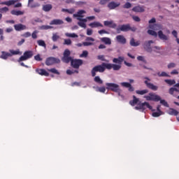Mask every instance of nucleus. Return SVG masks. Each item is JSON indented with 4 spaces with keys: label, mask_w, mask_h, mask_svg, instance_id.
<instances>
[{
    "label": "nucleus",
    "mask_w": 179,
    "mask_h": 179,
    "mask_svg": "<svg viewBox=\"0 0 179 179\" xmlns=\"http://www.w3.org/2000/svg\"><path fill=\"white\" fill-rule=\"evenodd\" d=\"M124 57H119L118 58H114L113 59L114 64L102 63L101 65L94 66L91 71L92 76L94 78L96 72L103 73L106 69H108V71H110V69H113V71H120V69H121V65L122 64V62H124Z\"/></svg>",
    "instance_id": "nucleus-1"
},
{
    "label": "nucleus",
    "mask_w": 179,
    "mask_h": 179,
    "mask_svg": "<svg viewBox=\"0 0 179 179\" xmlns=\"http://www.w3.org/2000/svg\"><path fill=\"white\" fill-rule=\"evenodd\" d=\"M107 90H110L111 92H114L115 93H119L121 92L120 89V85L116 83H106Z\"/></svg>",
    "instance_id": "nucleus-2"
},
{
    "label": "nucleus",
    "mask_w": 179,
    "mask_h": 179,
    "mask_svg": "<svg viewBox=\"0 0 179 179\" xmlns=\"http://www.w3.org/2000/svg\"><path fill=\"white\" fill-rule=\"evenodd\" d=\"M136 31V28L135 27H131V24H122L119 28H117V31L120 33V31Z\"/></svg>",
    "instance_id": "nucleus-3"
},
{
    "label": "nucleus",
    "mask_w": 179,
    "mask_h": 179,
    "mask_svg": "<svg viewBox=\"0 0 179 179\" xmlns=\"http://www.w3.org/2000/svg\"><path fill=\"white\" fill-rule=\"evenodd\" d=\"M72 57H71V50L69 49H66L63 53V57H62V61L64 62V64H69V62L72 60Z\"/></svg>",
    "instance_id": "nucleus-4"
},
{
    "label": "nucleus",
    "mask_w": 179,
    "mask_h": 179,
    "mask_svg": "<svg viewBox=\"0 0 179 179\" xmlns=\"http://www.w3.org/2000/svg\"><path fill=\"white\" fill-rule=\"evenodd\" d=\"M45 64L47 65V66H51L55 65V64H61V60L57 57H49L46 58Z\"/></svg>",
    "instance_id": "nucleus-5"
},
{
    "label": "nucleus",
    "mask_w": 179,
    "mask_h": 179,
    "mask_svg": "<svg viewBox=\"0 0 179 179\" xmlns=\"http://www.w3.org/2000/svg\"><path fill=\"white\" fill-rule=\"evenodd\" d=\"M144 99H145L147 101H160V96L153 92H150L148 95L144 96Z\"/></svg>",
    "instance_id": "nucleus-6"
},
{
    "label": "nucleus",
    "mask_w": 179,
    "mask_h": 179,
    "mask_svg": "<svg viewBox=\"0 0 179 179\" xmlns=\"http://www.w3.org/2000/svg\"><path fill=\"white\" fill-rule=\"evenodd\" d=\"M146 108H149V110H152L153 107L149 104V102H143L138 103L137 106L135 107V110H141V111H145Z\"/></svg>",
    "instance_id": "nucleus-7"
},
{
    "label": "nucleus",
    "mask_w": 179,
    "mask_h": 179,
    "mask_svg": "<svg viewBox=\"0 0 179 179\" xmlns=\"http://www.w3.org/2000/svg\"><path fill=\"white\" fill-rule=\"evenodd\" d=\"M71 65L74 69H79L83 65V60L80 59H71Z\"/></svg>",
    "instance_id": "nucleus-8"
},
{
    "label": "nucleus",
    "mask_w": 179,
    "mask_h": 179,
    "mask_svg": "<svg viewBox=\"0 0 179 179\" xmlns=\"http://www.w3.org/2000/svg\"><path fill=\"white\" fill-rule=\"evenodd\" d=\"M31 57H33V51H25L24 55L18 59L17 62H22V61H27V59H30Z\"/></svg>",
    "instance_id": "nucleus-9"
},
{
    "label": "nucleus",
    "mask_w": 179,
    "mask_h": 179,
    "mask_svg": "<svg viewBox=\"0 0 179 179\" xmlns=\"http://www.w3.org/2000/svg\"><path fill=\"white\" fill-rule=\"evenodd\" d=\"M144 79H146V80L144 81V83L148 89H150L151 90H154L155 92H156V90L159 89V87L153 85V83H149L150 82V80L149 78L145 77Z\"/></svg>",
    "instance_id": "nucleus-10"
},
{
    "label": "nucleus",
    "mask_w": 179,
    "mask_h": 179,
    "mask_svg": "<svg viewBox=\"0 0 179 179\" xmlns=\"http://www.w3.org/2000/svg\"><path fill=\"white\" fill-rule=\"evenodd\" d=\"M177 87H179V83H176L174 85L173 87H171L169 90V94H171V96H173L174 97H176L177 95L175 94L174 93H179V90L178 88Z\"/></svg>",
    "instance_id": "nucleus-11"
},
{
    "label": "nucleus",
    "mask_w": 179,
    "mask_h": 179,
    "mask_svg": "<svg viewBox=\"0 0 179 179\" xmlns=\"http://www.w3.org/2000/svg\"><path fill=\"white\" fill-rule=\"evenodd\" d=\"M150 44H153V41H148L144 43L143 48L147 51V52H152L153 49H152V46Z\"/></svg>",
    "instance_id": "nucleus-12"
},
{
    "label": "nucleus",
    "mask_w": 179,
    "mask_h": 179,
    "mask_svg": "<svg viewBox=\"0 0 179 179\" xmlns=\"http://www.w3.org/2000/svg\"><path fill=\"white\" fill-rule=\"evenodd\" d=\"M15 31H22V30H27V27L23 24H17L14 25Z\"/></svg>",
    "instance_id": "nucleus-13"
},
{
    "label": "nucleus",
    "mask_w": 179,
    "mask_h": 179,
    "mask_svg": "<svg viewBox=\"0 0 179 179\" xmlns=\"http://www.w3.org/2000/svg\"><path fill=\"white\" fill-rule=\"evenodd\" d=\"M77 20L80 21V22H78V26H80V27H83V29H86V22H87V19L77 17Z\"/></svg>",
    "instance_id": "nucleus-14"
},
{
    "label": "nucleus",
    "mask_w": 179,
    "mask_h": 179,
    "mask_svg": "<svg viewBox=\"0 0 179 179\" xmlns=\"http://www.w3.org/2000/svg\"><path fill=\"white\" fill-rule=\"evenodd\" d=\"M104 26L106 27H110V29H115L117 27V24L114 23V21H104L103 22Z\"/></svg>",
    "instance_id": "nucleus-15"
},
{
    "label": "nucleus",
    "mask_w": 179,
    "mask_h": 179,
    "mask_svg": "<svg viewBox=\"0 0 179 179\" xmlns=\"http://www.w3.org/2000/svg\"><path fill=\"white\" fill-rule=\"evenodd\" d=\"M116 41L120 44H127V38L122 35H117L116 36Z\"/></svg>",
    "instance_id": "nucleus-16"
},
{
    "label": "nucleus",
    "mask_w": 179,
    "mask_h": 179,
    "mask_svg": "<svg viewBox=\"0 0 179 179\" xmlns=\"http://www.w3.org/2000/svg\"><path fill=\"white\" fill-rule=\"evenodd\" d=\"M133 12H137L139 13H142L145 12V6H136L132 8Z\"/></svg>",
    "instance_id": "nucleus-17"
},
{
    "label": "nucleus",
    "mask_w": 179,
    "mask_h": 179,
    "mask_svg": "<svg viewBox=\"0 0 179 179\" xmlns=\"http://www.w3.org/2000/svg\"><path fill=\"white\" fill-rule=\"evenodd\" d=\"M36 72L38 73V75H41V76H50V73L44 69H36Z\"/></svg>",
    "instance_id": "nucleus-18"
},
{
    "label": "nucleus",
    "mask_w": 179,
    "mask_h": 179,
    "mask_svg": "<svg viewBox=\"0 0 179 179\" xmlns=\"http://www.w3.org/2000/svg\"><path fill=\"white\" fill-rule=\"evenodd\" d=\"M121 5V3L120 2H115V1H111L108 4V8L109 9L113 10V9H115V8H118V6H120Z\"/></svg>",
    "instance_id": "nucleus-19"
},
{
    "label": "nucleus",
    "mask_w": 179,
    "mask_h": 179,
    "mask_svg": "<svg viewBox=\"0 0 179 179\" xmlns=\"http://www.w3.org/2000/svg\"><path fill=\"white\" fill-rule=\"evenodd\" d=\"M50 24L51 26H52V25L58 26L60 24H64V21L62 20H59V19H55L50 22Z\"/></svg>",
    "instance_id": "nucleus-20"
},
{
    "label": "nucleus",
    "mask_w": 179,
    "mask_h": 179,
    "mask_svg": "<svg viewBox=\"0 0 179 179\" xmlns=\"http://www.w3.org/2000/svg\"><path fill=\"white\" fill-rule=\"evenodd\" d=\"M33 2H34V0H28V6L29 8H38V6H40V3Z\"/></svg>",
    "instance_id": "nucleus-21"
},
{
    "label": "nucleus",
    "mask_w": 179,
    "mask_h": 179,
    "mask_svg": "<svg viewBox=\"0 0 179 179\" xmlns=\"http://www.w3.org/2000/svg\"><path fill=\"white\" fill-rule=\"evenodd\" d=\"M19 0H9L7 1H3L1 3V5H6L7 6H10L11 5H15L16 2H17Z\"/></svg>",
    "instance_id": "nucleus-22"
},
{
    "label": "nucleus",
    "mask_w": 179,
    "mask_h": 179,
    "mask_svg": "<svg viewBox=\"0 0 179 179\" xmlns=\"http://www.w3.org/2000/svg\"><path fill=\"white\" fill-rule=\"evenodd\" d=\"M90 27H92V29H94L96 27H103V25L99 22H94L89 24Z\"/></svg>",
    "instance_id": "nucleus-23"
},
{
    "label": "nucleus",
    "mask_w": 179,
    "mask_h": 179,
    "mask_svg": "<svg viewBox=\"0 0 179 179\" xmlns=\"http://www.w3.org/2000/svg\"><path fill=\"white\" fill-rule=\"evenodd\" d=\"M158 36L160 40H169V36L163 34V31H158Z\"/></svg>",
    "instance_id": "nucleus-24"
},
{
    "label": "nucleus",
    "mask_w": 179,
    "mask_h": 179,
    "mask_svg": "<svg viewBox=\"0 0 179 179\" xmlns=\"http://www.w3.org/2000/svg\"><path fill=\"white\" fill-rule=\"evenodd\" d=\"M101 41L106 45H111V39L110 38L103 37L101 38Z\"/></svg>",
    "instance_id": "nucleus-25"
},
{
    "label": "nucleus",
    "mask_w": 179,
    "mask_h": 179,
    "mask_svg": "<svg viewBox=\"0 0 179 179\" xmlns=\"http://www.w3.org/2000/svg\"><path fill=\"white\" fill-rule=\"evenodd\" d=\"M83 13H86V11H85L84 10H80L77 12L76 14H73V17H80L82 19V17H83Z\"/></svg>",
    "instance_id": "nucleus-26"
},
{
    "label": "nucleus",
    "mask_w": 179,
    "mask_h": 179,
    "mask_svg": "<svg viewBox=\"0 0 179 179\" xmlns=\"http://www.w3.org/2000/svg\"><path fill=\"white\" fill-rule=\"evenodd\" d=\"M9 57H10V52L2 51L0 58H1L2 59H8V58H9Z\"/></svg>",
    "instance_id": "nucleus-27"
},
{
    "label": "nucleus",
    "mask_w": 179,
    "mask_h": 179,
    "mask_svg": "<svg viewBox=\"0 0 179 179\" xmlns=\"http://www.w3.org/2000/svg\"><path fill=\"white\" fill-rule=\"evenodd\" d=\"M10 13H11V15H14L15 16H20L22 15H24V11L16 10H11Z\"/></svg>",
    "instance_id": "nucleus-28"
},
{
    "label": "nucleus",
    "mask_w": 179,
    "mask_h": 179,
    "mask_svg": "<svg viewBox=\"0 0 179 179\" xmlns=\"http://www.w3.org/2000/svg\"><path fill=\"white\" fill-rule=\"evenodd\" d=\"M42 9L44 12H50V10L52 9V5L51 4L43 5Z\"/></svg>",
    "instance_id": "nucleus-29"
},
{
    "label": "nucleus",
    "mask_w": 179,
    "mask_h": 179,
    "mask_svg": "<svg viewBox=\"0 0 179 179\" xmlns=\"http://www.w3.org/2000/svg\"><path fill=\"white\" fill-rule=\"evenodd\" d=\"M168 114H169V115L177 116V115L179 114V112L174 108H170L169 110L168 111Z\"/></svg>",
    "instance_id": "nucleus-30"
},
{
    "label": "nucleus",
    "mask_w": 179,
    "mask_h": 179,
    "mask_svg": "<svg viewBox=\"0 0 179 179\" xmlns=\"http://www.w3.org/2000/svg\"><path fill=\"white\" fill-rule=\"evenodd\" d=\"M139 103V99L136 98L135 95L133 96V100L129 101L130 106H135V104H138Z\"/></svg>",
    "instance_id": "nucleus-31"
},
{
    "label": "nucleus",
    "mask_w": 179,
    "mask_h": 179,
    "mask_svg": "<svg viewBox=\"0 0 179 179\" xmlns=\"http://www.w3.org/2000/svg\"><path fill=\"white\" fill-rule=\"evenodd\" d=\"M10 57H13V55H21L22 53H20V50L19 49H17V50H9Z\"/></svg>",
    "instance_id": "nucleus-32"
},
{
    "label": "nucleus",
    "mask_w": 179,
    "mask_h": 179,
    "mask_svg": "<svg viewBox=\"0 0 179 179\" xmlns=\"http://www.w3.org/2000/svg\"><path fill=\"white\" fill-rule=\"evenodd\" d=\"M136 94H140L141 96H143V94H147V93H149V90H136Z\"/></svg>",
    "instance_id": "nucleus-33"
},
{
    "label": "nucleus",
    "mask_w": 179,
    "mask_h": 179,
    "mask_svg": "<svg viewBox=\"0 0 179 179\" xmlns=\"http://www.w3.org/2000/svg\"><path fill=\"white\" fill-rule=\"evenodd\" d=\"M140 44L141 43L139 41L135 42V38H134L130 40V45H131V47H138Z\"/></svg>",
    "instance_id": "nucleus-34"
},
{
    "label": "nucleus",
    "mask_w": 179,
    "mask_h": 179,
    "mask_svg": "<svg viewBox=\"0 0 179 179\" xmlns=\"http://www.w3.org/2000/svg\"><path fill=\"white\" fill-rule=\"evenodd\" d=\"M94 82H96V83H99V85H103V80H101V78H100V76H94Z\"/></svg>",
    "instance_id": "nucleus-35"
},
{
    "label": "nucleus",
    "mask_w": 179,
    "mask_h": 179,
    "mask_svg": "<svg viewBox=\"0 0 179 179\" xmlns=\"http://www.w3.org/2000/svg\"><path fill=\"white\" fill-rule=\"evenodd\" d=\"M157 75L159 78H162V77L169 78V77H170V76L169 74H167V73H166L165 71H162V73L158 72Z\"/></svg>",
    "instance_id": "nucleus-36"
},
{
    "label": "nucleus",
    "mask_w": 179,
    "mask_h": 179,
    "mask_svg": "<svg viewBox=\"0 0 179 179\" xmlns=\"http://www.w3.org/2000/svg\"><path fill=\"white\" fill-rule=\"evenodd\" d=\"M37 43H38V45H39L40 47H44V48L47 47V45H45V42L43 40H38Z\"/></svg>",
    "instance_id": "nucleus-37"
},
{
    "label": "nucleus",
    "mask_w": 179,
    "mask_h": 179,
    "mask_svg": "<svg viewBox=\"0 0 179 179\" xmlns=\"http://www.w3.org/2000/svg\"><path fill=\"white\" fill-rule=\"evenodd\" d=\"M65 36L66 37H71V38H76L78 37V34L73 33V34H69V33H66Z\"/></svg>",
    "instance_id": "nucleus-38"
},
{
    "label": "nucleus",
    "mask_w": 179,
    "mask_h": 179,
    "mask_svg": "<svg viewBox=\"0 0 179 179\" xmlns=\"http://www.w3.org/2000/svg\"><path fill=\"white\" fill-rule=\"evenodd\" d=\"M149 27H150L152 30H159V24H150L149 25Z\"/></svg>",
    "instance_id": "nucleus-39"
},
{
    "label": "nucleus",
    "mask_w": 179,
    "mask_h": 179,
    "mask_svg": "<svg viewBox=\"0 0 179 179\" xmlns=\"http://www.w3.org/2000/svg\"><path fill=\"white\" fill-rule=\"evenodd\" d=\"M59 38V36L58 35V34H52V41L55 42L57 41Z\"/></svg>",
    "instance_id": "nucleus-40"
},
{
    "label": "nucleus",
    "mask_w": 179,
    "mask_h": 179,
    "mask_svg": "<svg viewBox=\"0 0 179 179\" xmlns=\"http://www.w3.org/2000/svg\"><path fill=\"white\" fill-rule=\"evenodd\" d=\"M164 82L167 83L168 85H170L171 86L173 85H176V80H165Z\"/></svg>",
    "instance_id": "nucleus-41"
},
{
    "label": "nucleus",
    "mask_w": 179,
    "mask_h": 179,
    "mask_svg": "<svg viewBox=\"0 0 179 179\" xmlns=\"http://www.w3.org/2000/svg\"><path fill=\"white\" fill-rule=\"evenodd\" d=\"M148 34H150V36H153L154 37H157V32L153 31V30H150L149 29L148 31Z\"/></svg>",
    "instance_id": "nucleus-42"
},
{
    "label": "nucleus",
    "mask_w": 179,
    "mask_h": 179,
    "mask_svg": "<svg viewBox=\"0 0 179 179\" xmlns=\"http://www.w3.org/2000/svg\"><path fill=\"white\" fill-rule=\"evenodd\" d=\"M48 72H51L52 73H55L56 75H59V73L58 70H57L55 68L48 69Z\"/></svg>",
    "instance_id": "nucleus-43"
},
{
    "label": "nucleus",
    "mask_w": 179,
    "mask_h": 179,
    "mask_svg": "<svg viewBox=\"0 0 179 179\" xmlns=\"http://www.w3.org/2000/svg\"><path fill=\"white\" fill-rule=\"evenodd\" d=\"M160 103L162 104V106H164V107H169V103H167V101H166V100L164 99H162V98H160Z\"/></svg>",
    "instance_id": "nucleus-44"
},
{
    "label": "nucleus",
    "mask_w": 179,
    "mask_h": 179,
    "mask_svg": "<svg viewBox=\"0 0 179 179\" xmlns=\"http://www.w3.org/2000/svg\"><path fill=\"white\" fill-rule=\"evenodd\" d=\"M79 73V71H77V70H75V71H73V70H67L66 71V73H67V75H73V73Z\"/></svg>",
    "instance_id": "nucleus-45"
},
{
    "label": "nucleus",
    "mask_w": 179,
    "mask_h": 179,
    "mask_svg": "<svg viewBox=\"0 0 179 179\" xmlns=\"http://www.w3.org/2000/svg\"><path fill=\"white\" fill-rule=\"evenodd\" d=\"M162 114H163V112H153L152 115V117H160V115H162Z\"/></svg>",
    "instance_id": "nucleus-46"
},
{
    "label": "nucleus",
    "mask_w": 179,
    "mask_h": 179,
    "mask_svg": "<svg viewBox=\"0 0 179 179\" xmlns=\"http://www.w3.org/2000/svg\"><path fill=\"white\" fill-rule=\"evenodd\" d=\"M38 34V31L35 30L33 31V33L31 34V37L32 38H34V40H36V38H37V34Z\"/></svg>",
    "instance_id": "nucleus-47"
},
{
    "label": "nucleus",
    "mask_w": 179,
    "mask_h": 179,
    "mask_svg": "<svg viewBox=\"0 0 179 179\" xmlns=\"http://www.w3.org/2000/svg\"><path fill=\"white\" fill-rule=\"evenodd\" d=\"M71 44H72V41H71V39H64V45H71Z\"/></svg>",
    "instance_id": "nucleus-48"
},
{
    "label": "nucleus",
    "mask_w": 179,
    "mask_h": 179,
    "mask_svg": "<svg viewBox=\"0 0 179 179\" xmlns=\"http://www.w3.org/2000/svg\"><path fill=\"white\" fill-rule=\"evenodd\" d=\"M98 59H99L100 61H104L105 62H108V60L106 59V58L104 57V55H99L97 57Z\"/></svg>",
    "instance_id": "nucleus-49"
},
{
    "label": "nucleus",
    "mask_w": 179,
    "mask_h": 179,
    "mask_svg": "<svg viewBox=\"0 0 179 179\" xmlns=\"http://www.w3.org/2000/svg\"><path fill=\"white\" fill-rule=\"evenodd\" d=\"M132 6V4H131V3L129 2H127L124 6L123 8L124 9H129V8H131Z\"/></svg>",
    "instance_id": "nucleus-50"
},
{
    "label": "nucleus",
    "mask_w": 179,
    "mask_h": 179,
    "mask_svg": "<svg viewBox=\"0 0 179 179\" xmlns=\"http://www.w3.org/2000/svg\"><path fill=\"white\" fill-rule=\"evenodd\" d=\"M121 86H122L123 87H129V86H131V83H126V82H123V83H121Z\"/></svg>",
    "instance_id": "nucleus-51"
},
{
    "label": "nucleus",
    "mask_w": 179,
    "mask_h": 179,
    "mask_svg": "<svg viewBox=\"0 0 179 179\" xmlns=\"http://www.w3.org/2000/svg\"><path fill=\"white\" fill-rule=\"evenodd\" d=\"M137 59L138 61H142V62L146 64V59H145V57H143V56H138Z\"/></svg>",
    "instance_id": "nucleus-52"
},
{
    "label": "nucleus",
    "mask_w": 179,
    "mask_h": 179,
    "mask_svg": "<svg viewBox=\"0 0 179 179\" xmlns=\"http://www.w3.org/2000/svg\"><path fill=\"white\" fill-rule=\"evenodd\" d=\"M177 64H176V63H169L168 64V69H171L173 68H176Z\"/></svg>",
    "instance_id": "nucleus-53"
},
{
    "label": "nucleus",
    "mask_w": 179,
    "mask_h": 179,
    "mask_svg": "<svg viewBox=\"0 0 179 179\" xmlns=\"http://www.w3.org/2000/svg\"><path fill=\"white\" fill-rule=\"evenodd\" d=\"M9 10V8L8 7H3L0 8V13H3V12L6 13Z\"/></svg>",
    "instance_id": "nucleus-54"
},
{
    "label": "nucleus",
    "mask_w": 179,
    "mask_h": 179,
    "mask_svg": "<svg viewBox=\"0 0 179 179\" xmlns=\"http://www.w3.org/2000/svg\"><path fill=\"white\" fill-rule=\"evenodd\" d=\"M35 61H43V58L40 56V54L36 55L34 56Z\"/></svg>",
    "instance_id": "nucleus-55"
},
{
    "label": "nucleus",
    "mask_w": 179,
    "mask_h": 179,
    "mask_svg": "<svg viewBox=\"0 0 179 179\" xmlns=\"http://www.w3.org/2000/svg\"><path fill=\"white\" fill-rule=\"evenodd\" d=\"M30 36H31V34L29 31L25 32L24 34H23L22 35V37H24L25 38H27V37H30Z\"/></svg>",
    "instance_id": "nucleus-56"
},
{
    "label": "nucleus",
    "mask_w": 179,
    "mask_h": 179,
    "mask_svg": "<svg viewBox=\"0 0 179 179\" xmlns=\"http://www.w3.org/2000/svg\"><path fill=\"white\" fill-rule=\"evenodd\" d=\"M132 19L134 22H141V18L138 16L133 15Z\"/></svg>",
    "instance_id": "nucleus-57"
},
{
    "label": "nucleus",
    "mask_w": 179,
    "mask_h": 179,
    "mask_svg": "<svg viewBox=\"0 0 179 179\" xmlns=\"http://www.w3.org/2000/svg\"><path fill=\"white\" fill-rule=\"evenodd\" d=\"M83 45L85 47H89V45H93V43H92V42H83Z\"/></svg>",
    "instance_id": "nucleus-58"
},
{
    "label": "nucleus",
    "mask_w": 179,
    "mask_h": 179,
    "mask_svg": "<svg viewBox=\"0 0 179 179\" xmlns=\"http://www.w3.org/2000/svg\"><path fill=\"white\" fill-rule=\"evenodd\" d=\"M88 54H89V52L87 50H84L83 52V53L80 55V57H87Z\"/></svg>",
    "instance_id": "nucleus-59"
},
{
    "label": "nucleus",
    "mask_w": 179,
    "mask_h": 179,
    "mask_svg": "<svg viewBox=\"0 0 179 179\" xmlns=\"http://www.w3.org/2000/svg\"><path fill=\"white\" fill-rule=\"evenodd\" d=\"M99 34H108V31L104 30V29H101L100 31H98Z\"/></svg>",
    "instance_id": "nucleus-60"
},
{
    "label": "nucleus",
    "mask_w": 179,
    "mask_h": 179,
    "mask_svg": "<svg viewBox=\"0 0 179 179\" xmlns=\"http://www.w3.org/2000/svg\"><path fill=\"white\" fill-rule=\"evenodd\" d=\"M99 92H100L101 93H106V87H99Z\"/></svg>",
    "instance_id": "nucleus-61"
},
{
    "label": "nucleus",
    "mask_w": 179,
    "mask_h": 179,
    "mask_svg": "<svg viewBox=\"0 0 179 179\" xmlns=\"http://www.w3.org/2000/svg\"><path fill=\"white\" fill-rule=\"evenodd\" d=\"M87 36H92L93 34V30L87 29Z\"/></svg>",
    "instance_id": "nucleus-62"
},
{
    "label": "nucleus",
    "mask_w": 179,
    "mask_h": 179,
    "mask_svg": "<svg viewBox=\"0 0 179 179\" xmlns=\"http://www.w3.org/2000/svg\"><path fill=\"white\" fill-rule=\"evenodd\" d=\"M107 2H108V0H101L99 1L100 5H106V3H107Z\"/></svg>",
    "instance_id": "nucleus-63"
},
{
    "label": "nucleus",
    "mask_w": 179,
    "mask_h": 179,
    "mask_svg": "<svg viewBox=\"0 0 179 179\" xmlns=\"http://www.w3.org/2000/svg\"><path fill=\"white\" fill-rule=\"evenodd\" d=\"M171 75H178V71L176 69H174L171 72Z\"/></svg>",
    "instance_id": "nucleus-64"
}]
</instances>
